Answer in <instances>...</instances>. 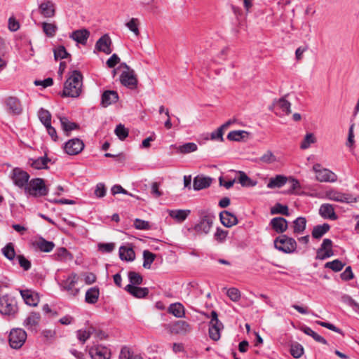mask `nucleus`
I'll return each instance as SVG.
<instances>
[{"instance_id": "42", "label": "nucleus", "mask_w": 359, "mask_h": 359, "mask_svg": "<svg viewBox=\"0 0 359 359\" xmlns=\"http://www.w3.org/2000/svg\"><path fill=\"white\" fill-rule=\"evenodd\" d=\"M271 214H280L285 216L290 215L288 207L279 203H276L273 207L271 208Z\"/></svg>"}, {"instance_id": "39", "label": "nucleus", "mask_w": 359, "mask_h": 359, "mask_svg": "<svg viewBox=\"0 0 359 359\" xmlns=\"http://www.w3.org/2000/svg\"><path fill=\"white\" fill-rule=\"evenodd\" d=\"M32 161V163H31V166L33 168H35V169H37V170H40V169H45V168H47V163L48 162H49L50 160L47 158L46 156H43V157H39L36 159H31Z\"/></svg>"}, {"instance_id": "61", "label": "nucleus", "mask_w": 359, "mask_h": 359, "mask_svg": "<svg viewBox=\"0 0 359 359\" xmlns=\"http://www.w3.org/2000/svg\"><path fill=\"white\" fill-rule=\"evenodd\" d=\"M134 226L137 229L147 230L150 228L149 223L140 219H136L134 222Z\"/></svg>"}, {"instance_id": "5", "label": "nucleus", "mask_w": 359, "mask_h": 359, "mask_svg": "<svg viewBox=\"0 0 359 359\" xmlns=\"http://www.w3.org/2000/svg\"><path fill=\"white\" fill-rule=\"evenodd\" d=\"M275 248L285 253H292L297 248L296 241L286 235H281L274 240Z\"/></svg>"}, {"instance_id": "40", "label": "nucleus", "mask_w": 359, "mask_h": 359, "mask_svg": "<svg viewBox=\"0 0 359 359\" xmlns=\"http://www.w3.org/2000/svg\"><path fill=\"white\" fill-rule=\"evenodd\" d=\"M302 330L306 334L311 336L317 342H319V343H321L323 344H327V340L324 337H321L320 335H319L318 334L315 332L311 328L305 326L302 328Z\"/></svg>"}, {"instance_id": "64", "label": "nucleus", "mask_w": 359, "mask_h": 359, "mask_svg": "<svg viewBox=\"0 0 359 359\" xmlns=\"http://www.w3.org/2000/svg\"><path fill=\"white\" fill-rule=\"evenodd\" d=\"M228 234V231L223 230L222 229L217 228L216 232L215 233V238L219 242H223Z\"/></svg>"}, {"instance_id": "32", "label": "nucleus", "mask_w": 359, "mask_h": 359, "mask_svg": "<svg viewBox=\"0 0 359 359\" xmlns=\"http://www.w3.org/2000/svg\"><path fill=\"white\" fill-rule=\"evenodd\" d=\"M119 256L122 260L130 262L134 260L135 254L132 248L121 246L119 248Z\"/></svg>"}, {"instance_id": "33", "label": "nucleus", "mask_w": 359, "mask_h": 359, "mask_svg": "<svg viewBox=\"0 0 359 359\" xmlns=\"http://www.w3.org/2000/svg\"><path fill=\"white\" fill-rule=\"evenodd\" d=\"M276 106L282 111V113L276 112V114L279 115L280 116L283 115H288L291 113V103L286 100L284 97L279 99L276 103Z\"/></svg>"}, {"instance_id": "45", "label": "nucleus", "mask_w": 359, "mask_h": 359, "mask_svg": "<svg viewBox=\"0 0 359 359\" xmlns=\"http://www.w3.org/2000/svg\"><path fill=\"white\" fill-rule=\"evenodd\" d=\"M38 116L44 126L51 123V114L48 110L41 108Z\"/></svg>"}, {"instance_id": "2", "label": "nucleus", "mask_w": 359, "mask_h": 359, "mask_svg": "<svg viewBox=\"0 0 359 359\" xmlns=\"http://www.w3.org/2000/svg\"><path fill=\"white\" fill-rule=\"evenodd\" d=\"M199 221L194 226V229L198 234H208L213 224L215 217L208 210H201L198 212Z\"/></svg>"}, {"instance_id": "35", "label": "nucleus", "mask_w": 359, "mask_h": 359, "mask_svg": "<svg viewBox=\"0 0 359 359\" xmlns=\"http://www.w3.org/2000/svg\"><path fill=\"white\" fill-rule=\"evenodd\" d=\"M36 245L41 251L45 252L52 251L55 247L53 242L46 241L42 238L36 242Z\"/></svg>"}, {"instance_id": "10", "label": "nucleus", "mask_w": 359, "mask_h": 359, "mask_svg": "<svg viewBox=\"0 0 359 359\" xmlns=\"http://www.w3.org/2000/svg\"><path fill=\"white\" fill-rule=\"evenodd\" d=\"M164 327L172 334L185 335L191 330V325L184 320H177Z\"/></svg>"}, {"instance_id": "23", "label": "nucleus", "mask_w": 359, "mask_h": 359, "mask_svg": "<svg viewBox=\"0 0 359 359\" xmlns=\"http://www.w3.org/2000/svg\"><path fill=\"white\" fill-rule=\"evenodd\" d=\"M212 178L203 175H198L194 179L193 187L194 190H201L210 186Z\"/></svg>"}, {"instance_id": "27", "label": "nucleus", "mask_w": 359, "mask_h": 359, "mask_svg": "<svg viewBox=\"0 0 359 359\" xmlns=\"http://www.w3.org/2000/svg\"><path fill=\"white\" fill-rule=\"evenodd\" d=\"M59 118L62 129L67 136H69L72 130L79 128V126L77 123L70 121L67 117L60 116Z\"/></svg>"}, {"instance_id": "51", "label": "nucleus", "mask_w": 359, "mask_h": 359, "mask_svg": "<svg viewBox=\"0 0 359 359\" xmlns=\"http://www.w3.org/2000/svg\"><path fill=\"white\" fill-rule=\"evenodd\" d=\"M290 353L294 358H299L304 353V348L299 343H293L290 346Z\"/></svg>"}, {"instance_id": "52", "label": "nucleus", "mask_w": 359, "mask_h": 359, "mask_svg": "<svg viewBox=\"0 0 359 359\" xmlns=\"http://www.w3.org/2000/svg\"><path fill=\"white\" fill-rule=\"evenodd\" d=\"M128 276L130 283V285L135 286L142 284L143 278L139 273L135 271H130Z\"/></svg>"}, {"instance_id": "46", "label": "nucleus", "mask_w": 359, "mask_h": 359, "mask_svg": "<svg viewBox=\"0 0 359 359\" xmlns=\"http://www.w3.org/2000/svg\"><path fill=\"white\" fill-rule=\"evenodd\" d=\"M259 161L263 163L271 164L277 161V158L273 153L268 150L259 158Z\"/></svg>"}, {"instance_id": "60", "label": "nucleus", "mask_w": 359, "mask_h": 359, "mask_svg": "<svg viewBox=\"0 0 359 359\" xmlns=\"http://www.w3.org/2000/svg\"><path fill=\"white\" fill-rule=\"evenodd\" d=\"M333 255H334V252L332 250H329L325 252L324 250H317L316 259H320V260H324V259L329 258Z\"/></svg>"}, {"instance_id": "7", "label": "nucleus", "mask_w": 359, "mask_h": 359, "mask_svg": "<svg viewBox=\"0 0 359 359\" xmlns=\"http://www.w3.org/2000/svg\"><path fill=\"white\" fill-rule=\"evenodd\" d=\"M10 177L13 184L20 189L24 188L25 189L29 182V175L20 168H13L10 173Z\"/></svg>"}, {"instance_id": "16", "label": "nucleus", "mask_w": 359, "mask_h": 359, "mask_svg": "<svg viewBox=\"0 0 359 359\" xmlns=\"http://www.w3.org/2000/svg\"><path fill=\"white\" fill-rule=\"evenodd\" d=\"M20 293L25 304L31 306H36L39 302V296L32 290H20Z\"/></svg>"}, {"instance_id": "49", "label": "nucleus", "mask_w": 359, "mask_h": 359, "mask_svg": "<svg viewBox=\"0 0 359 359\" xmlns=\"http://www.w3.org/2000/svg\"><path fill=\"white\" fill-rule=\"evenodd\" d=\"M140 22L137 18H133L126 24V26L136 36H139L140 30L138 28Z\"/></svg>"}, {"instance_id": "59", "label": "nucleus", "mask_w": 359, "mask_h": 359, "mask_svg": "<svg viewBox=\"0 0 359 359\" xmlns=\"http://www.w3.org/2000/svg\"><path fill=\"white\" fill-rule=\"evenodd\" d=\"M115 248V244L114 243H99L98 250L104 253H110Z\"/></svg>"}, {"instance_id": "63", "label": "nucleus", "mask_w": 359, "mask_h": 359, "mask_svg": "<svg viewBox=\"0 0 359 359\" xmlns=\"http://www.w3.org/2000/svg\"><path fill=\"white\" fill-rule=\"evenodd\" d=\"M224 132V130L220 126L216 130L213 131L211 133V139L213 140H219L221 142H223Z\"/></svg>"}, {"instance_id": "57", "label": "nucleus", "mask_w": 359, "mask_h": 359, "mask_svg": "<svg viewBox=\"0 0 359 359\" xmlns=\"http://www.w3.org/2000/svg\"><path fill=\"white\" fill-rule=\"evenodd\" d=\"M69 54L67 52L65 48L62 46H58L54 50V57L55 60H61L67 57Z\"/></svg>"}, {"instance_id": "13", "label": "nucleus", "mask_w": 359, "mask_h": 359, "mask_svg": "<svg viewBox=\"0 0 359 359\" xmlns=\"http://www.w3.org/2000/svg\"><path fill=\"white\" fill-rule=\"evenodd\" d=\"M15 301L8 295L0 297V313L4 315H12L16 312Z\"/></svg>"}, {"instance_id": "12", "label": "nucleus", "mask_w": 359, "mask_h": 359, "mask_svg": "<svg viewBox=\"0 0 359 359\" xmlns=\"http://www.w3.org/2000/svg\"><path fill=\"white\" fill-rule=\"evenodd\" d=\"M120 81L123 86L130 89H135L138 83L134 70L123 71L120 76Z\"/></svg>"}, {"instance_id": "6", "label": "nucleus", "mask_w": 359, "mask_h": 359, "mask_svg": "<svg viewBox=\"0 0 359 359\" xmlns=\"http://www.w3.org/2000/svg\"><path fill=\"white\" fill-rule=\"evenodd\" d=\"M79 276L75 273H72L59 283V285L62 290L67 292L72 297H76L79 293L80 290L75 287L77 283Z\"/></svg>"}, {"instance_id": "4", "label": "nucleus", "mask_w": 359, "mask_h": 359, "mask_svg": "<svg viewBox=\"0 0 359 359\" xmlns=\"http://www.w3.org/2000/svg\"><path fill=\"white\" fill-rule=\"evenodd\" d=\"M205 316L210 318L209 323V336L211 339L218 341L220 339L221 331L224 329L222 323L218 319V314L215 311H212L210 316L204 313Z\"/></svg>"}, {"instance_id": "26", "label": "nucleus", "mask_w": 359, "mask_h": 359, "mask_svg": "<svg viewBox=\"0 0 359 359\" xmlns=\"http://www.w3.org/2000/svg\"><path fill=\"white\" fill-rule=\"evenodd\" d=\"M125 290L137 298H143L149 294V289L147 287H140L133 285H126Z\"/></svg>"}, {"instance_id": "44", "label": "nucleus", "mask_w": 359, "mask_h": 359, "mask_svg": "<svg viewBox=\"0 0 359 359\" xmlns=\"http://www.w3.org/2000/svg\"><path fill=\"white\" fill-rule=\"evenodd\" d=\"M248 133L245 130L231 131L228 135V140L231 141H240L248 136Z\"/></svg>"}, {"instance_id": "34", "label": "nucleus", "mask_w": 359, "mask_h": 359, "mask_svg": "<svg viewBox=\"0 0 359 359\" xmlns=\"http://www.w3.org/2000/svg\"><path fill=\"white\" fill-rule=\"evenodd\" d=\"M306 225L305 217H299L293 222V232L294 233H302L304 231Z\"/></svg>"}, {"instance_id": "25", "label": "nucleus", "mask_w": 359, "mask_h": 359, "mask_svg": "<svg viewBox=\"0 0 359 359\" xmlns=\"http://www.w3.org/2000/svg\"><path fill=\"white\" fill-rule=\"evenodd\" d=\"M319 213L322 217L325 219H330L335 220L337 219V216L335 214L334 207L328 203L321 205L319 209Z\"/></svg>"}, {"instance_id": "36", "label": "nucleus", "mask_w": 359, "mask_h": 359, "mask_svg": "<svg viewBox=\"0 0 359 359\" xmlns=\"http://www.w3.org/2000/svg\"><path fill=\"white\" fill-rule=\"evenodd\" d=\"M330 225L327 223L317 225L312 231V236L315 238H320L330 230Z\"/></svg>"}, {"instance_id": "62", "label": "nucleus", "mask_w": 359, "mask_h": 359, "mask_svg": "<svg viewBox=\"0 0 359 359\" xmlns=\"http://www.w3.org/2000/svg\"><path fill=\"white\" fill-rule=\"evenodd\" d=\"M95 195L97 198H102L106 195V188L103 183H98L95 189Z\"/></svg>"}, {"instance_id": "48", "label": "nucleus", "mask_w": 359, "mask_h": 359, "mask_svg": "<svg viewBox=\"0 0 359 359\" xmlns=\"http://www.w3.org/2000/svg\"><path fill=\"white\" fill-rule=\"evenodd\" d=\"M3 255L9 260H13L15 256V252L13 244L12 243H8L1 250Z\"/></svg>"}, {"instance_id": "53", "label": "nucleus", "mask_w": 359, "mask_h": 359, "mask_svg": "<svg viewBox=\"0 0 359 359\" xmlns=\"http://www.w3.org/2000/svg\"><path fill=\"white\" fill-rule=\"evenodd\" d=\"M316 141V139L313 133H307L302 142L300 147L302 149H306L311 146V144L315 143Z\"/></svg>"}, {"instance_id": "58", "label": "nucleus", "mask_w": 359, "mask_h": 359, "mask_svg": "<svg viewBox=\"0 0 359 359\" xmlns=\"http://www.w3.org/2000/svg\"><path fill=\"white\" fill-rule=\"evenodd\" d=\"M227 296L233 302H238L241 299V292L236 287H231L226 292Z\"/></svg>"}, {"instance_id": "47", "label": "nucleus", "mask_w": 359, "mask_h": 359, "mask_svg": "<svg viewBox=\"0 0 359 359\" xmlns=\"http://www.w3.org/2000/svg\"><path fill=\"white\" fill-rule=\"evenodd\" d=\"M119 359H143L142 356L137 354H134L133 352H130L128 348L123 347L122 348Z\"/></svg>"}, {"instance_id": "19", "label": "nucleus", "mask_w": 359, "mask_h": 359, "mask_svg": "<svg viewBox=\"0 0 359 359\" xmlns=\"http://www.w3.org/2000/svg\"><path fill=\"white\" fill-rule=\"evenodd\" d=\"M272 229L278 233H283L287 229V221L281 217L273 218L270 222Z\"/></svg>"}, {"instance_id": "37", "label": "nucleus", "mask_w": 359, "mask_h": 359, "mask_svg": "<svg viewBox=\"0 0 359 359\" xmlns=\"http://www.w3.org/2000/svg\"><path fill=\"white\" fill-rule=\"evenodd\" d=\"M238 175V181L243 187H255L257 185V181L251 180L244 172L239 171Z\"/></svg>"}, {"instance_id": "18", "label": "nucleus", "mask_w": 359, "mask_h": 359, "mask_svg": "<svg viewBox=\"0 0 359 359\" xmlns=\"http://www.w3.org/2000/svg\"><path fill=\"white\" fill-rule=\"evenodd\" d=\"M111 40L108 34H104L101 36L95 43V48L100 51L103 52L107 55H109L111 53Z\"/></svg>"}, {"instance_id": "14", "label": "nucleus", "mask_w": 359, "mask_h": 359, "mask_svg": "<svg viewBox=\"0 0 359 359\" xmlns=\"http://www.w3.org/2000/svg\"><path fill=\"white\" fill-rule=\"evenodd\" d=\"M83 148L84 143L79 138L69 140L64 146L65 152L69 155H76L81 152Z\"/></svg>"}, {"instance_id": "29", "label": "nucleus", "mask_w": 359, "mask_h": 359, "mask_svg": "<svg viewBox=\"0 0 359 359\" xmlns=\"http://www.w3.org/2000/svg\"><path fill=\"white\" fill-rule=\"evenodd\" d=\"M287 178L281 175H278L275 177H271L267 184L269 189L280 188L286 184Z\"/></svg>"}, {"instance_id": "56", "label": "nucleus", "mask_w": 359, "mask_h": 359, "mask_svg": "<svg viewBox=\"0 0 359 359\" xmlns=\"http://www.w3.org/2000/svg\"><path fill=\"white\" fill-rule=\"evenodd\" d=\"M197 145L193 142L186 143L179 147V151L182 154H188L197 150Z\"/></svg>"}, {"instance_id": "31", "label": "nucleus", "mask_w": 359, "mask_h": 359, "mask_svg": "<svg viewBox=\"0 0 359 359\" xmlns=\"http://www.w3.org/2000/svg\"><path fill=\"white\" fill-rule=\"evenodd\" d=\"M190 212L189 210H171L168 211L169 215L178 222H184Z\"/></svg>"}, {"instance_id": "28", "label": "nucleus", "mask_w": 359, "mask_h": 359, "mask_svg": "<svg viewBox=\"0 0 359 359\" xmlns=\"http://www.w3.org/2000/svg\"><path fill=\"white\" fill-rule=\"evenodd\" d=\"M100 296V290L97 287H93L89 288L85 295V301L88 304H95Z\"/></svg>"}, {"instance_id": "41", "label": "nucleus", "mask_w": 359, "mask_h": 359, "mask_svg": "<svg viewBox=\"0 0 359 359\" xmlns=\"http://www.w3.org/2000/svg\"><path fill=\"white\" fill-rule=\"evenodd\" d=\"M42 29L45 34L48 37H53L55 36L57 27L55 23L43 22Z\"/></svg>"}, {"instance_id": "30", "label": "nucleus", "mask_w": 359, "mask_h": 359, "mask_svg": "<svg viewBox=\"0 0 359 359\" xmlns=\"http://www.w3.org/2000/svg\"><path fill=\"white\" fill-rule=\"evenodd\" d=\"M168 312L176 318H183L185 316L184 307L179 302L171 304L168 309Z\"/></svg>"}, {"instance_id": "55", "label": "nucleus", "mask_w": 359, "mask_h": 359, "mask_svg": "<svg viewBox=\"0 0 359 359\" xmlns=\"http://www.w3.org/2000/svg\"><path fill=\"white\" fill-rule=\"evenodd\" d=\"M114 133L121 140H124L128 136V129L122 124H118L116 126Z\"/></svg>"}, {"instance_id": "15", "label": "nucleus", "mask_w": 359, "mask_h": 359, "mask_svg": "<svg viewBox=\"0 0 359 359\" xmlns=\"http://www.w3.org/2000/svg\"><path fill=\"white\" fill-rule=\"evenodd\" d=\"M325 196L329 200L337 202L351 203L355 201L351 195L345 194L334 189L327 191L325 192Z\"/></svg>"}, {"instance_id": "22", "label": "nucleus", "mask_w": 359, "mask_h": 359, "mask_svg": "<svg viewBox=\"0 0 359 359\" xmlns=\"http://www.w3.org/2000/svg\"><path fill=\"white\" fill-rule=\"evenodd\" d=\"M222 224L226 227H231L238 223L237 217L229 211H222L219 214Z\"/></svg>"}, {"instance_id": "9", "label": "nucleus", "mask_w": 359, "mask_h": 359, "mask_svg": "<svg viewBox=\"0 0 359 359\" xmlns=\"http://www.w3.org/2000/svg\"><path fill=\"white\" fill-rule=\"evenodd\" d=\"M313 170L316 172V178L320 182H334L337 181V175L331 170L323 168L318 163L313 166Z\"/></svg>"}, {"instance_id": "20", "label": "nucleus", "mask_w": 359, "mask_h": 359, "mask_svg": "<svg viewBox=\"0 0 359 359\" xmlns=\"http://www.w3.org/2000/svg\"><path fill=\"white\" fill-rule=\"evenodd\" d=\"M39 9L41 15L44 18H52L55 14V4L51 1L41 3Z\"/></svg>"}, {"instance_id": "11", "label": "nucleus", "mask_w": 359, "mask_h": 359, "mask_svg": "<svg viewBox=\"0 0 359 359\" xmlns=\"http://www.w3.org/2000/svg\"><path fill=\"white\" fill-rule=\"evenodd\" d=\"M6 111L12 116H19L22 114L23 108L21 102L16 97H8L5 100Z\"/></svg>"}, {"instance_id": "1", "label": "nucleus", "mask_w": 359, "mask_h": 359, "mask_svg": "<svg viewBox=\"0 0 359 359\" xmlns=\"http://www.w3.org/2000/svg\"><path fill=\"white\" fill-rule=\"evenodd\" d=\"M82 80L83 76L80 72L77 70L72 72L65 83L62 96L79 97L82 92Z\"/></svg>"}, {"instance_id": "54", "label": "nucleus", "mask_w": 359, "mask_h": 359, "mask_svg": "<svg viewBox=\"0 0 359 359\" xmlns=\"http://www.w3.org/2000/svg\"><path fill=\"white\" fill-rule=\"evenodd\" d=\"M93 329L92 327L88 330H79L77 331V338L78 339L84 344L87 339H88L92 334Z\"/></svg>"}, {"instance_id": "3", "label": "nucleus", "mask_w": 359, "mask_h": 359, "mask_svg": "<svg viewBox=\"0 0 359 359\" xmlns=\"http://www.w3.org/2000/svg\"><path fill=\"white\" fill-rule=\"evenodd\" d=\"M25 191L27 194L34 197H42L48 194V189L43 179L34 178L29 181Z\"/></svg>"}, {"instance_id": "21", "label": "nucleus", "mask_w": 359, "mask_h": 359, "mask_svg": "<svg viewBox=\"0 0 359 359\" xmlns=\"http://www.w3.org/2000/svg\"><path fill=\"white\" fill-rule=\"evenodd\" d=\"M118 100V95L116 91L106 90L102 95L101 104L104 107L115 103Z\"/></svg>"}, {"instance_id": "8", "label": "nucleus", "mask_w": 359, "mask_h": 359, "mask_svg": "<svg viewBox=\"0 0 359 359\" xmlns=\"http://www.w3.org/2000/svg\"><path fill=\"white\" fill-rule=\"evenodd\" d=\"M27 339L26 332L21 328L11 330L9 334V344L11 348L18 349L22 346Z\"/></svg>"}, {"instance_id": "24", "label": "nucleus", "mask_w": 359, "mask_h": 359, "mask_svg": "<svg viewBox=\"0 0 359 359\" xmlns=\"http://www.w3.org/2000/svg\"><path fill=\"white\" fill-rule=\"evenodd\" d=\"M89 36L90 32L86 29H82L74 31L69 37L77 43L85 45Z\"/></svg>"}, {"instance_id": "50", "label": "nucleus", "mask_w": 359, "mask_h": 359, "mask_svg": "<svg viewBox=\"0 0 359 359\" xmlns=\"http://www.w3.org/2000/svg\"><path fill=\"white\" fill-rule=\"evenodd\" d=\"M345 264L342 263L339 259H334L332 262H328L325 264V267L332 269L333 271L338 272L342 270Z\"/></svg>"}, {"instance_id": "38", "label": "nucleus", "mask_w": 359, "mask_h": 359, "mask_svg": "<svg viewBox=\"0 0 359 359\" xmlns=\"http://www.w3.org/2000/svg\"><path fill=\"white\" fill-rule=\"evenodd\" d=\"M40 320V314L39 313L32 312L25 320L23 325L27 327H32L38 325Z\"/></svg>"}, {"instance_id": "43", "label": "nucleus", "mask_w": 359, "mask_h": 359, "mask_svg": "<svg viewBox=\"0 0 359 359\" xmlns=\"http://www.w3.org/2000/svg\"><path fill=\"white\" fill-rule=\"evenodd\" d=\"M156 258V255L151 252L149 250H144L143 252V267L145 269H150L151 264L154 262Z\"/></svg>"}, {"instance_id": "17", "label": "nucleus", "mask_w": 359, "mask_h": 359, "mask_svg": "<svg viewBox=\"0 0 359 359\" xmlns=\"http://www.w3.org/2000/svg\"><path fill=\"white\" fill-rule=\"evenodd\" d=\"M89 353L93 359H110V350L102 346H95L89 350Z\"/></svg>"}]
</instances>
